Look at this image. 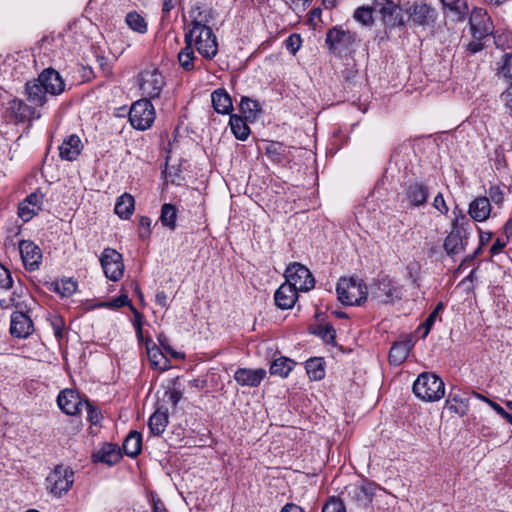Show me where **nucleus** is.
<instances>
[{"label": "nucleus", "instance_id": "16", "mask_svg": "<svg viewBox=\"0 0 512 512\" xmlns=\"http://www.w3.org/2000/svg\"><path fill=\"white\" fill-rule=\"evenodd\" d=\"M44 201V194L39 190H35L29 194L18 206V216L24 221H30L41 210Z\"/></svg>", "mask_w": 512, "mask_h": 512}, {"label": "nucleus", "instance_id": "24", "mask_svg": "<svg viewBox=\"0 0 512 512\" xmlns=\"http://www.w3.org/2000/svg\"><path fill=\"white\" fill-rule=\"evenodd\" d=\"M82 150V143L79 136L72 134L68 136L59 146V155L62 160L74 161Z\"/></svg>", "mask_w": 512, "mask_h": 512}, {"label": "nucleus", "instance_id": "42", "mask_svg": "<svg viewBox=\"0 0 512 512\" xmlns=\"http://www.w3.org/2000/svg\"><path fill=\"white\" fill-rule=\"evenodd\" d=\"M125 22L134 32L145 34L147 32L146 20L136 11L129 12L126 15Z\"/></svg>", "mask_w": 512, "mask_h": 512}, {"label": "nucleus", "instance_id": "11", "mask_svg": "<svg viewBox=\"0 0 512 512\" xmlns=\"http://www.w3.org/2000/svg\"><path fill=\"white\" fill-rule=\"evenodd\" d=\"M100 264L105 276L113 281H119L124 274L122 255L113 248H105L100 256Z\"/></svg>", "mask_w": 512, "mask_h": 512}, {"label": "nucleus", "instance_id": "52", "mask_svg": "<svg viewBox=\"0 0 512 512\" xmlns=\"http://www.w3.org/2000/svg\"><path fill=\"white\" fill-rule=\"evenodd\" d=\"M53 333L58 340H61L65 334V322L62 317L54 316L51 319Z\"/></svg>", "mask_w": 512, "mask_h": 512}, {"label": "nucleus", "instance_id": "10", "mask_svg": "<svg viewBox=\"0 0 512 512\" xmlns=\"http://www.w3.org/2000/svg\"><path fill=\"white\" fill-rule=\"evenodd\" d=\"M373 10L381 15L387 26L395 27L404 24V10L394 0H374Z\"/></svg>", "mask_w": 512, "mask_h": 512}, {"label": "nucleus", "instance_id": "30", "mask_svg": "<svg viewBox=\"0 0 512 512\" xmlns=\"http://www.w3.org/2000/svg\"><path fill=\"white\" fill-rule=\"evenodd\" d=\"M168 419V409L158 408L149 418L148 427L151 434L162 435L168 425Z\"/></svg>", "mask_w": 512, "mask_h": 512}, {"label": "nucleus", "instance_id": "12", "mask_svg": "<svg viewBox=\"0 0 512 512\" xmlns=\"http://www.w3.org/2000/svg\"><path fill=\"white\" fill-rule=\"evenodd\" d=\"M356 41V34L342 27L335 26L328 30L325 42L329 49L335 54H342L348 51Z\"/></svg>", "mask_w": 512, "mask_h": 512}, {"label": "nucleus", "instance_id": "47", "mask_svg": "<svg viewBox=\"0 0 512 512\" xmlns=\"http://www.w3.org/2000/svg\"><path fill=\"white\" fill-rule=\"evenodd\" d=\"M373 12V7H359L354 12V19L365 26H370L373 24Z\"/></svg>", "mask_w": 512, "mask_h": 512}, {"label": "nucleus", "instance_id": "41", "mask_svg": "<svg viewBox=\"0 0 512 512\" xmlns=\"http://www.w3.org/2000/svg\"><path fill=\"white\" fill-rule=\"evenodd\" d=\"M197 57L194 53V48L191 45L185 44V46L178 53V61L180 66L185 71H192L195 69V61Z\"/></svg>", "mask_w": 512, "mask_h": 512}, {"label": "nucleus", "instance_id": "15", "mask_svg": "<svg viewBox=\"0 0 512 512\" xmlns=\"http://www.w3.org/2000/svg\"><path fill=\"white\" fill-rule=\"evenodd\" d=\"M19 252L26 270L32 272L39 269L42 262V251L33 241L21 240Z\"/></svg>", "mask_w": 512, "mask_h": 512}, {"label": "nucleus", "instance_id": "20", "mask_svg": "<svg viewBox=\"0 0 512 512\" xmlns=\"http://www.w3.org/2000/svg\"><path fill=\"white\" fill-rule=\"evenodd\" d=\"M38 82L44 87L48 94L58 95L64 91L65 84L60 74L52 69H44L38 76Z\"/></svg>", "mask_w": 512, "mask_h": 512}, {"label": "nucleus", "instance_id": "7", "mask_svg": "<svg viewBox=\"0 0 512 512\" xmlns=\"http://www.w3.org/2000/svg\"><path fill=\"white\" fill-rule=\"evenodd\" d=\"M74 483V472L70 467L57 465L46 478V487L56 497L67 493Z\"/></svg>", "mask_w": 512, "mask_h": 512}, {"label": "nucleus", "instance_id": "64", "mask_svg": "<svg viewBox=\"0 0 512 512\" xmlns=\"http://www.w3.org/2000/svg\"><path fill=\"white\" fill-rule=\"evenodd\" d=\"M504 101L506 103L507 108L510 111V114L512 115V85L505 91L503 94Z\"/></svg>", "mask_w": 512, "mask_h": 512}, {"label": "nucleus", "instance_id": "18", "mask_svg": "<svg viewBox=\"0 0 512 512\" xmlns=\"http://www.w3.org/2000/svg\"><path fill=\"white\" fill-rule=\"evenodd\" d=\"M34 331V325L31 318L21 312L15 311L11 314L10 333L17 338L25 339Z\"/></svg>", "mask_w": 512, "mask_h": 512}, {"label": "nucleus", "instance_id": "13", "mask_svg": "<svg viewBox=\"0 0 512 512\" xmlns=\"http://www.w3.org/2000/svg\"><path fill=\"white\" fill-rule=\"evenodd\" d=\"M473 38H487L493 32V23L487 11L483 8H474L469 18Z\"/></svg>", "mask_w": 512, "mask_h": 512}, {"label": "nucleus", "instance_id": "45", "mask_svg": "<svg viewBox=\"0 0 512 512\" xmlns=\"http://www.w3.org/2000/svg\"><path fill=\"white\" fill-rule=\"evenodd\" d=\"M444 309V305L442 302L438 303L434 310L429 314L427 319L419 326V330H423L422 338H425L430 330L432 329L439 313Z\"/></svg>", "mask_w": 512, "mask_h": 512}, {"label": "nucleus", "instance_id": "44", "mask_svg": "<svg viewBox=\"0 0 512 512\" xmlns=\"http://www.w3.org/2000/svg\"><path fill=\"white\" fill-rule=\"evenodd\" d=\"M240 111L246 120H255L260 108L257 101H254L248 97H242L240 101Z\"/></svg>", "mask_w": 512, "mask_h": 512}, {"label": "nucleus", "instance_id": "3", "mask_svg": "<svg viewBox=\"0 0 512 512\" xmlns=\"http://www.w3.org/2000/svg\"><path fill=\"white\" fill-rule=\"evenodd\" d=\"M336 292L338 300L344 305H361L367 299L368 289L362 280L356 277L339 279Z\"/></svg>", "mask_w": 512, "mask_h": 512}, {"label": "nucleus", "instance_id": "19", "mask_svg": "<svg viewBox=\"0 0 512 512\" xmlns=\"http://www.w3.org/2000/svg\"><path fill=\"white\" fill-rule=\"evenodd\" d=\"M233 377L240 386L258 387L266 377V370L263 368H238Z\"/></svg>", "mask_w": 512, "mask_h": 512}, {"label": "nucleus", "instance_id": "43", "mask_svg": "<svg viewBox=\"0 0 512 512\" xmlns=\"http://www.w3.org/2000/svg\"><path fill=\"white\" fill-rule=\"evenodd\" d=\"M312 333L321 338L325 343L334 345L336 339V330L329 323L318 324Z\"/></svg>", "mask_w": 512, "mask_h": 512}, {"label": "nucleus", "instance_id": "25", "mask_svg": "<svg viewBox=\"0 0 512 512\" xmlns=\"http://www.w3.org/2000/svg\"><path fill=\"white\" fill-rule=\"evenodd\" d=\"M468 213L470 217L477 221H485L491 213V204L488 197H477L469 205Z\"/></svg>", "mask_w": 512, "mask_h": 512}, {"label": "nucleus", "instance_id": "9", "mask_svg": "<svg viewBox=\"0 0 512 512\" xmlns=\"http://www.w3.org/2000/svg\"><path fill=\"white\" fill-rule=\"evenodd\" d=\"M140 90L150 99L159 98L165 86V78L157 68L146 69L139 74Z\"/></svg>", "mask_w": 512, "mask_h": 512}, {"label": "nucleus", "instance_id": "4", "mask_svg": "<svg viewBox=\"0 0 512 512\" xmlns=\"http://www.w3.org/2000/svg\"><path fill=\"white\" fill-rule=\"evenodd\" d=\"M469 221L464 215L456 217L452 223V230L444 240V249L450 256L465 250L468 243Z\"/></svg>", "mask_w": 512, "mask_h": 512}, {"label": "nucleus", "instance_id": "8", "mask_svg": "<svg viewBox=\"0 0 512 512\" xmlns=\"http://www.w3.org/2000/svg\"><path fill=\"white\" fill-rule=\"evenodd\" d=\"M285 279L298 292H307L314 288L315 279L310 270L300 263H292L285 270Z\"/></svg>", "mask_w": 512, "mask_h": 512}, {"label": "nucleus", "instance_id": "63", "mask_svg": "<svg viewBox=\"0 0 512 512\" xmlns=\"http://www.w3.org/2000/svg\"><path fill=\"white\" fill-rule=\"evenodd\" d=\"M155 302L162 308L168 307V297L164 291H158L155 295Z\"/></svg>", "mask_w": 512, "mask_h": 512}, {"label": "nucleus", "instance_id": "58", "mask_svg": "<svg viewBox=\"0 0 512 512\" xmlns=\"http://www.w3.org/2000/svg\"><path fill=\"white\" fill-rule=\"evenodd\" d=\"M433 207L438 210L441 214H447L449 208L444 200L442 193H438L433 200Z\"/></svg>", "mask_w": 512, "mask_h": 512}, {"label": "nucleus", "instance_id": "33", "mask_svg": "<svg viewBox=\"0 0 512 512\" xmlns=\"http://www.w3.org/2000/svg\"><path fill=\"white\" fill-rule=\"evenodd\" d=\"M147 356L153 369L165 371L170 368V361L155 344L147 346Z\"/></svg>", "mask_w": 512, "mask_h": 512}, {"label": "nucleus", "instance_id": "5", "mask_svg": "<svg viewBox=\"0 0 512 512\" xmlns=\"http://www.w3.org/2000/svg\"><path fill=\"white\" fill-rule=\"evenodd\" d=\"M377 488L374 482L363 479L346 485L342 494L356 507L366 508L372 503Z\"/></svg>", "mask_w": 512, "mask_h": 512}, {"label": "nucleus", "instance_id": "6", "mask_svg": "<svg viewBox=\"0 0 512 512\" xmlns=\"http://www.w3.org/2000/svg\"><path fill=\"white\" fill-rule=\"evenodd\" d=\"M155 116L154 106L147 98L134 102L129 111L131 125L133 128L141 131L147 130L152 126Z\"/></svg>", "mask_w": 512, "mask_h": 512}, {"label": "nucleus", "instance_id": "59", "mask_svg": "<svg viewBox=\"0 0 512 512\" xmlns=\"http://www.w3.org/2000/svg\"><path fill=\"white\" fill-rule=\"evenodd\" d=\"M484 39L485 38H473V40L470 41L466 46L467 51H469L471 54L480 52L484 48Z\"/></svg>", "mask_w": 512, "mask_h": 512}, {"label": "nucleus", "instance_id": "46", "mask_svg": "<svg viewBox=\"0 0 512 512\" xmlns=\"http://www.w3.org/2000/svg\"><path fill=\"white\" fill-rule=\"evenodd\" d=\"M443 5L458 15V19H463L468 12V6L465 0H441Z\"/></svg>", "mask_w": 512, "mask_h": 512}, {"label": "nucleus", "instance_id": "31", "mask_svg": "<svg viewBox=\"0 0 512 512\" xmlns=\"http://www.w3.org/2000/svg\"><path fill=\"white\" fill-rule=\"evenodd\" d=\"M214 110L219 114H229L233 109L232 99L225 89H217L211 94Z\"/></svg>", "mask_w": 512, "mask_h": 512}, {"label": "nucleus", "instance_id": "1", "mask_svg": "<svg viewBox=\"0 0 512 512\" xmlns=\"http://www.w3.org/2000/svg\"><path fill=\"white\" fill-rule=\"evenodd\" d=\"M209 19H192L184 35L185 44L191 45L205 60H212L218 53V41Z\"/></svg>", "mask_w": 512, "mask_h": 512}, {"label": "nucleus", "instance_id": "35", "mask_svg": "<svg viewBox=\"0 0 512 512\" xmlns=\"http://www.w3.org/2000/svg\"><path fill=\"white\" fill-rule=\"evenodd\" d=\"M246 121L247 120L242 116L236 114L230 115L229 124L231 131L238 140L245 141L251 133Z\"/></svg>", "mask_w": 512, "mask_h": 512}, {"label": "nucleus", "instance_id": "26", "mask_svg": "<svg viewBox=\"0 0 512 512\" xmlns=\"http://www.w3.org/2000/svg\"><path fill=\"white\" fill-rule=\"evenodd\" d=\"M413 348L411 339L395 342L389 351V362L392 365H401L408 357Z\"/></svg>", "mask_w": 512, "mask_h": 512}, {"label": "nucleus", "instance_id": "27", "mask_svg": "<svg viewBox=\"0 0 512 512\" xmlns=\"http://www.w3.org/2000/svg\"><path fill=\"white\" fill-rule=\"evenodd\" d=\"M406 12L415 23L420 25L428 23L434 17V9L422 2H415Z\"/></svg>", "mask_w": 512, "mask_h": 512}, {"label": "nucleus", "instance_id": "36", "mask_svg": "<svg viewBox=\"0 0 512 512\" xmlns=\"http://www.w3.org/2000/svg\"><path fill=\"white\" fill-rule=\"evenodd\" d=\"M134 198L128 193H124L117 198L115 204V213L122 219H129L134 211Z\"/></svg>", "mask_w": 512, "mask_h": 512}, {"label": "nucleus", "instance_id": "2", "mask_svg": "<svg viewBox=\"0 0 512 512\" xmlns=\"http://www.w3.org/2000/svg\"><path fill=\"white\" fill-rule=\"evenodd\" d=\"M413 392L416 397L424 401L434 402L445 395V385L436 374L423 372L414 381Z\"/></svg>", "mask_w": 512, "mask_h": 512}, {"label": "nucleus", "instance_id": "61", "mask_svg": "<svg viewBox=\"0 0 512 512\" xmlns=\"http://www.w3.org/2000/svg\"><path fill=\"white\" fill-rule=\"evenodd\" d=\"M166 396L168 397V400L171 402V404L176 406L182 398V392L176 389H172L166 392Z\"/></svg>", "mask_w": 512, "mask_h": 512}, {"label": "nucleus", "instance_id": "29", "mask_svg": "<svg viewBox=\"0 0 512 512\" xmlns=\"http://www.w3.org/2000/svg\"><path fill=\"white\" fill-rule=\"evenodd\" d=\"M445 408L459 416H464L469 410L468 398L460 391L451 392L445 402Z\"/></svg>", "mask_w": 512, "mask_h": 512}, {"label": "nucleus", "instance_id": "54", "mask_svg": "<svg viewBox=\"0 0 512 512\" xmlns=\"http://www.w3.org/2000/svg\"><path fill=\"white\" fill-rule=\"evenodd\" d=\"M489 202L492 201L496 205L501 204L504 201V193L499 186H491L488 191Z\"/></svg>", "mask_w": 512, "mask_h": 512}, {"label": "nucleus", "instance_id": "62", "mask_svg": "<svg viewBox=\"0 0 512 512\" xmlns=\"http://www.w3.org/2000/svg\"><path fill=\"white\" fill-rule=\"evenodd\" d=\"M312 1L313 0H287V3L293 10H297L299 8L305 9Z\"/></svg>", "mask_w": 512, "mask_h": 512}, {"label": "nucleus", "instance_id": "40", "mask_svg": "<svg viewBox=\"0 0 512 512\" xmlns=\"http://www.w3.org/2000/svg\"><path fill=\"white\" fill-rule=\"evenodd\" d=\"M306 372L313 381H319L325 376L324 360L323 358L313 357L305 363Z\"/></svg>", "mask_w": 512, "mask_h": 512}, {"label": "nucleus", "instance_id": "28", "mask_svg": "<svg viewBox=\"0 0 512 512\" xmlns=\"http://www.w3.org/2000/svg\"><path fill=\"white\" fill-rule=\"evenodd\" d=\"M93 458L95 462H101L112 466L119 462L121 454L117 445L105 444L93 454Z\"/></svg>", "mask_w": 512, "mask_h": 512}, {"label": "nucleus", "instance_id": "60", "mask_svg": "<svg viewBox=\"0 0 512 512\" xmlns=\"http://www.w3.org/2000/svg\"><path fill=\"white\" fill-rule=\"evenodd\" d=\"M507 240L497 238L493 245L490 248V253L492 256L497 255L502 252V250L506 247Z\"/></svg>", "mask_w": 512, "mask_h": 512}, {"label": "nucleus", "instance_id": "22", "mask_svg": "<svg viewBox=\"0 0 512 512\" xmlns=\"http://www.w3.org/2000/svg\"><path fill=\"white\" fill-rule=\"evenodd\" d=\"M298 299V291L286 282L281 284L275 291L274 300L278 308L282 310L291 309Z\"/></svg>", "mask_w": 512, "mask_h": 512}, {"label": "nucleus", "instance_id": "23", "mask_svg": "<svg viewBox=\"0 0 512 512\" xmlns=\"http://www.w3.org/2000/svg\"><path fill=\"white\" fill-rule=\"evenodd\" d=\"M396 288L388 277L379 279L370 290L372 298L380 302L388 303L395 296Z\"/></svg>", "mask_w": 512, "mask_h": 512}, {"label": "nucleus", "instance_id": "39", "mask_svg": "<svg viewBox=\"0 0 512 512\" xmlns=\"http://www.w3.org/2000/svg\"><path fill=\"white\" fill-rule=\"evenodd\" d=\"M295 362L287 357L275 359L270 366V374L285 378L294 368Z\"/></svg>", "mask_w": 512, "mask_h": 512}, {"label": "nucleus", "instance_id": "21", "mask_svg": "<svg viewBox=\"0 0 512 512\" xmlns=\"http://www.w3.org/2000/svg\"><path fill=\"white\" fill-rule=\"evenodd\" d=\"M429 196V188L423 182H411L405 188V197L413 207L426 204Z\"/></svg>", "mask_w": 512, "mask_h": 512}, {"label": "nucleus", "instance_id": "53", "mask_svg": "<svg viewBox=\"0 0 512 512\" xmlns=\"http://www.w3.org/2000/svg\"><path fill=\"white\" fill-rule=\"evenodd\" d=\"M77 289V283L73 281L72 279H68L61 282V285L57 284V291L62 296H70L72 295Z\"/></svg>", "mask_w": 512, "mask_h": 512}, {"label": "nucleus", "instance_id": "49", "mask_svg": "<svg viewBox=\"0 0 512 512\" xmlns=\"http://www.w3.org/2000/svg\"><path fill=\"white\" fill-rule=\"evenodd\" d=\"M302 45V39L299 34H291L287 37V39L284 41L285 48L293 55H295Z\"/></svg>", "mask_w": 512, "mask_h": 512}, {"label": "nucleus", "instance_id": "48", "mask_svg": "<svg viewBox=\"0 0 512 512\" xmlns=\"http://www.w3.org/2000/svg\"><path fill=\"white\" fill-rule=\"evenodd\" d=\"M322 512H346V507L340 498L330 497L324 504Z\"/></svg>", "mask_w": 512, "mask_h": 512}, {"label": "nucleus", "instance_id": "57", "mask_svg": "<svg viewBox=\"0 0 512 512\" xmlns=\"http://www.w3.org/2000/svg\"><path fill=\"white\" fill-rule=\"evenodd\" d=\"M139 226L144 230L139 233L140 238H147L151 233V219L148 216H141Z\"/></svg>", "mask_w": 512, "mask_h": 512}, {"label": "nucleus", "instance_id": "34", "mask_svg": "<svg viewBox=\"0 0 512 512\" xmlns=\"http://www.w3.org/2000/svg\"><path fill=\"white\" fill-rule=\"evenodd\" d=\"M178 209L171 203H164L161 207L159 220L163 227L174 231L177 227Z\"/></svg>", "mask_w": 512, "mask_h": 512}, {"label": "nucleus", "instance_id": "32", "mask_svg": "<svg viewBox=\"0 0 512 512\" xmlns=\"http://www.w3.org/2000/svg\"><path fill=\"white\" fill-rule=\"evenodd\" d=\"M25 91L27 95L28 101L36 106H42L46 103V90H44L41 82H38V78L27 82L25 86Z\"/></svg>", "mask_w": 512, "mask_h": 512}, {"label": "nucleus", "instance_id": "14", "mask_svg": "<svg viewBox=\"0 0 512 512\" xmlns=\"http://www.w3.org/2000/svg\"><path fill=\"white\" fill-rule=\"evenodd\" d=\"M6 117L9 122L23 123L32 119H37L40 115L35 108L27 105L20 99H13L9 102L6 109Z\"/></svg>", "mask_w": 512, "mask_h": 512}, {"label": "nucleus", "instance_id": "50", "mask_svg": "<svg viewBox=\"0 0 512 512\" xmlns=\"http://www.w3.org/2000/svg\"><path fill=\"white\" fill-rule=\"evenodd\" d=\"M129 305V298L127 295H120L111 301L101 302L98 307H104L109 309H117Z\"/></svg>", "mask_w": 512, "mask_h": 512}, {"label": "nucleus", "instance_id": "51", "mask_svg": "<svg viewBox=\"0 0 512 512\" xmlns=\"http://www.w3.org/2000/svg\"><path fill=\"white\" fill-rule=\"evenodd\" d=\"M13 286V278L10 271L0 263V289L8 290Z\"/></svg>", "mask_w": 512, "mask_h": 512}, {"label": "nucleus", "instance_id": "38", "mask_svg": "<svg viewBox=\"0 0 512 512\" xmlns=\"http://www.w3.org/2000/svg\"><path fill=\"white\" fill-rule=\"evenodd\" d=\"M265 150L266 155L273 162L282 163L288 159L289 148L281 142L271 141Z\"/></svg>", "mask_w": 512, "mask_h": 512}, {"label": "nucleus", "instance_id": "17", "mask_svg": "<svg viewBox=\"0 0 512 512\" xmlns=\"http://www.w3.org/2000/svg\"><path fill=\"white\" fill-rule=\"evenodd\" d=\"M59 408L67 415H76L82 411L85 402H82L79 394L72 389L61 391L57 398Z\"/></svg>", "mask_w": 512, "mask_h": 512}, {"label": "nucleus", "instance_id": "55", "mask_svg": "<svg viewBox=\"0 0 512 512\" xmlns=\"http://www.w3.org/2000/svg\"><path fill=\"white\" fill-rule=\"evenodd\" d=\"M500 73L512 83V54H507L504 58Z\"/></svg>", "mask_w": 512, "mask_h": 512}, {"label": "nucleus", "instance_id": "37", "mask_svg": "<svg viewBox=\"0 0 512 512\" xmlns=\"http://www.w3.org/2000/svg\"><path fill=\"white\" fill-rule=\"evenodd\" d=\"M142 435L140 432L132 431L123 442V450L129 457H136L141 452Z\"/></svg>", "mask_w": 512, "mask_h": 512}, {"label": "nucleus", "instance_id": "56", "mask_svg": "<svg viewBox=\"0 0 512 512\" xmlns=\"http://www.w3.org/2000/svg\"><path fill=\"white\" fill-rule=\"evenodd\" d=\"M83 409L87 411L88 420L92 424L96 425L100 422L101 413L96 408H94L88 401H85V406Z\"/></svg>", "mask_w": 512, "mask_h": 512}]
</instances>
